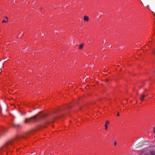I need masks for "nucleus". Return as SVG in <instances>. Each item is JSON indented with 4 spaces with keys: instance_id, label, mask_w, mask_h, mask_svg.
<instances>
[{
    "instance_id": "20",
    "label": "nucleus",
    "mask_w": 155,
    "mask_h": 155,
    "mask_svg": "<svg viewBox=\"0 0 155 155\" xmlns=\"http://www.w3.org/2000/svg\"><path fill=\"white\" fill-rule=\"evenodd\" d=\"M108 81V80H107H107H106V81Z\"/></svg>"
},
{
    "instance_id": "15",
    "label": "nucleus",
    "mask_w": 155,
    "mask_h": 155,
    "mask_svg": "<svg viewBox=\"0 0 155 155\" xmlns=\"http://www.w3.org/2000/svg\"><path fill=\"white\" fill-rule=\"evenodd\" d=\"M153 53L154 54H155V49H154L153 51Z\"/></svg>"
},
{
    "instance_id": "13",
    "label": "nucleus",
    "mask_w": 155,
    "mask_h": 155,
    "mask_svg": "<svg viewBox=\"0 0 155 155\" xmlns=\"http://www.w3.org/2000/svg\"><path fill=\"white\" fill-rule=\"evenodd\" d=\"M143 146V145H142V144L141 145H139V146H138L137 147H136V148H139L142 147Z\"/></svg>"
},
{
    "instance_id": "22",
    "label": "nucleus",
    "mask_w": 155,
    "mask_h": 155,
    "mask_svg": "<svg viewBox=\"0 0 155 155\" xmlns=\"http://www.w3.org/2000/svg\"><path fill=\"white\" fill-rule=\"evenodd\" d=\"M20 34H23V33H20Z\"/></svg>"
},
{
    "instance_id": "18",
    "label": "nucleus",
    "mask_w": 155,
    "mask_h": 155,
    "mask_svg": "<svg viewBox=\"0 0 155 155\" xmlns=\"http://www.w3.org/2000/svg\"><path fill=\"white\" fill-rule=\"evenodd\" d=\"M109 47H111V46H110V45H109V46H108Z\"/></svg>"
},
{
    "instance_id": "23",
    "label": "nucleus",
    "mask_w": 155,
    "mask_h": 155,
    "mask_svg": "<svg viewBox=\"0 0 155 155\" xmlns=\"http://www.w3.org/2000/svg\"><path fill=\"white\" fill-rule=\"evenodd\" d=\"M20 34H23V33H20Z\"/></svg>"
},
{
    "instance_id": "7",
    "label": "nucleus",
    "mask_w": 155,
    "mask_h": 155,
    "mask_svg": "<svg viewBox=\"0 0 155 155\" xmlns=\"http://www.w3.org/2000/svg\"><path fill=\"white\" fill-rule=\"evenodd\" d=\"M84 21H89V18L88 16H85L84 17Z\"/></svg>"
},
{
    "instance_id": "2",
    "label": "nucleus",
    "mask_w": 155,
    "mask_h": 155,
    "mask_svg": "<svg viewBox=\"0 0 155 155\" xmlns=\"http://www.w3.org/2000/svg\"><path fill=\"white\" fill-rule=\"evenodd\" d=\"M41 113V112H39L38 114L32 117L26 118L24 121V123L30 124L34 123L35 121H38L40 120L41 119L44 118L46 116V115L45 114L43 115L42 117H40L39 118H37V117L40 115Z\"/></svg>"
},
{
    "instance_id": "10",
    "label": "nucleus",
    "mask_w": 155,
    "mask_h": 155,
    "mask_svg": "<svg viewBox=\"0 0 155 155\" xmlns=\"http://www.w3.org/2000/svg\"><path fill=\"white\" fill-rule=\"evenodd\" d=\"M5 18H6V19H7V20L6 21H5V20H3L2 21V23H4V22H8V18L7 17H5Z\"/></svg>"
},
{
    "instance_id": "19",
    "label": "nucleus",
    "mask_w": 155,
    "mask_h": 155,
    "mask_svg": "<svg viewBox=\"0 0 155 155\" xmlns=\"http://www.w3.org/2000/svg\"><path fill=\"white\" fill-rule=\"evenodd\" d=\"M72 107V106H70L69 107Z\"/></svg>"
},
{
    "instance_id": "11",
    "label": "nucleus",
    "mask_w": 155,
    "mask_h": 155,
    "mask_svg": "<svg viewBox=\"0 0 155 155\" xmlns=\"http://www.w3.org/2000/svg\"><path fill=\"white\" fill-rule=\"evenodd\" d=\"M151 155H155V152L153 151H152L150 153Z\"/></svg>"
},
{
    "instance_id": "21",
    "label": "nucleus",
    "mask_w": 155,
    "mask_h": 155,
    "mask_svg": "<svg viewBox=\"0 0 155 155\" xmlns=\"http://www.w3.org/2000/svg\"><path fill=\"white\" fill-rule=\"evenodd\" d=\"M20 34H23V33H20Z\"/></svg>"
},
{
    "instance_id": "5",
    "label": "nucleus",
    "mask_w": 155,
    "mask_h": 155,
    "mask_svg": "<svg viewBox=\"0 0 155 155\" xmlns=\"http://www.w3.org/2000/svg\"><path fill=\"white\" fill-rule=\"evenodd\" d=\"M109 124V122L108 121H107L105 122V130H107L108 128V125Z\"/></svg>"
},
{
    "instance_id": "1",
    "label": "nucleus",
    "mask_w": 155,
    "mask_h": 155,
    "mask_svg": "<svg viewBox=\"0 0 155 155\" xmlns=\"http://www.w3.org/2000/svg\"><path fill=\"white\" fill-rule=\"evenodd\" d=\"M19 137L17 136L15 138L7 141L0 147V155H4L5 153L7 154L10 151L12 147H13L15 142Z\"/></svg>"
},
{
    "instance_id": "14",
    "label": "nucleus",
    "mask_w": 155,
    "mask_h": 155,
    "mask_svg": "<svg viewBox=\"0 0 155 155\" xmlns=\"http://www.w3.org/2000/svg\"><path fill=\"white\" fill-rule=\"evenodd\" d=\"M153 130L154 133H155V127H154ZM154 137L155 138V135L154 136Z\"/></svg>"
},
{
    "instance_id": "12",
    "label": "nucleus",
    "mask_w": 155,
    "mask_h": 155,
    "mask_svg": "<svg viewBox=\"0 0 155 155\" xmlns=\"http://www.w3.org/2000/svg\"><path fill=\"white\" fill-rule=\"evenodd\" d=\"M28 134V133H26L25 134V135H21V137L22 138H25V136H27Z\"/></svg>"
},
{
    "instance_id": "4",
    "label": "nucleus",
    "mask_w": 155,
    "mask_h": 155,
    "mask_svg": "<svg viewBox=\"0 0 155 155\" xmlns=\"http://www.w3.org/2000/svg\"><path fill=\"white\" fill-rule=\"evenodd\" d=\"M146 96V95H145L144 94H142L140 96V100L141 101H143Z\"/></svg>"
},
{
    "instance_id": "17",
    "label": "nucleus",
    "mask_w": 155,
    "mask_h": 155,
    "mask_svg": "<svg viewBox=\"0 0 155 155\" xmlns=\"http://www.w3.org/2000/svg\"><path fill=\"white\" fill-rule=\"evenodd\" d=\"M117 116H119L120 115L119 114V112L118 113H117Z\"/></svg>"
},
{
    "instance_id": "6",
    "label": "nucleus",
    "mask_w": 155,
    "mask_h": 155,
    "mask_svg": "<svg viewBox=\"0 0 155 155\" xmlns=\"http://www.w3.org/2000/svg\"><path fill=\"white\" fill-rule=\"evenodd\" d=\"M141 143L142 145H143V146L145 145H148L149 144V142L147 140H145L144 141L142 142Z\"/></svg>"
},
{
    "instance_id": "16",
    "label": "nucleus",
    "mask_w": 155,
    "mask_h": 155,
    "mask_svg": "<svg viewBox=\"0 0 155 155\" xmlns=\"http://www.w3.org/2000/svg\"><path fill=\"white\" fill-rule=\"evenodd\" d=\"M117 143L116 142V141H114V145L115 146H116V144H117Z\"/></svg>"
},
{
    "instance_id": "9",
    "label": "nucleus",
    "mask_w": 155,
    "mask_h": 155,
    "mask_svg": "<svg viewBox=\"0 0 155 155\" xmlns=\"http://www.w3.org/2000/svg\"><path fill=\"white\" fill-rule=\"evenodd\" d=\"M1 131H2V133L0 135V136H3V135H5V130H2Z\"/></svg>"
},
{
    "instance_id": "8",
    "label": "nucleus",
    "mask_w": 155,
    "mask_h": 155,
    "mask_svg": "<svg viewBox=\"0 0 155 155\" xmlns=\"http://www.w3.org/2000/svg\"><path fill=\"white\" fill-rule=\"evenodd\" d=\"M84 45V43H82V44L79 45V49H82L83 48Z\"/></svg>"
},
{
    "instance_id": "3",
    "label": "nucleus",
    "mask_w": 155,
    "mask_h": 155,
    "mask_svg": "<svg viewBox=\"0 0 155 155\" xmlns=\"http://www.w3.org/2000/svg\"><path fill=\"white\" fill-rule=\"evenodd\" d=\"M12 125L13 127L15 128H19L21 127V125L19 124L16 125L14 124H12Z\"/></svg>"
}]
</instances>
